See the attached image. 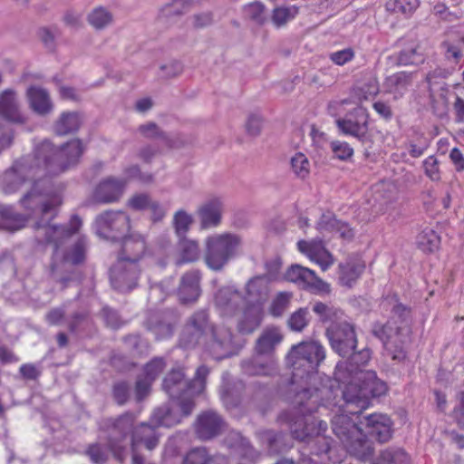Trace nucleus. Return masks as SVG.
Here are the masks:
<instances>
[{
	"instance_id": "obj_22",
	"label": "nucleus",
	"mask_w": 464,
	"mask_h": 464,
	"mask_svg": "<svg viewBox=\"0 0 464 464\" xmlns=\"http://www.w3.org/2000/svg\"><path fill=\"white\" fill-rule=\"evenodd\" d=\"M223 200L220 197L206 199L197 209L199 227L202 230L217 227L221 223Z\"/></svg>"
},
{
	"instance_id": "obj_64",
	"label": "nucleus",
	"mask_w": 464,
	"mask_h": 464,
	"mask_svg": "<svg viewBox=\"0 0 464 464\" xmlns=\"http://www.w3.org/2000/svg\"><path fill=\"white\" fill-rule=\"evenodd\" d=\"M152 198L147 193H138L132 195L127 202V206L133 210L141 211L149 208Z\"/></svg>"
},
{
	"instance_id": "obj_33",
	"label": "nucleus",
	"mask_w": 464,
	"mask_h": 464,
	"mask_svg": "<svg viewBox=\"0 0 464 464\" xmlns=\"http://www.w3.org/2000/svg\"><path fill=\"white\" fill-rule=\"evenodd\" d=\"M241 300V294L232 286H223L215 295L216 306L227 314H234Z\"/></svg>"
},
{
	"instance_id": "obj_3",
	"label": "nucleus",
	"mask_w": 464,
	"mask_h": 464,
	"mask_svg": "<svg viewBox=\"0 0 464 464\" xmlns=\"http://www.w3.org/2000/svg\"><path fill=\"white\" fill-rule=\"evenodd\" d=\"M324 393V389H303L295 393L292 401L293 407L278 415V421L288 425L295 440L310 444L314 434L326 430V422L317 420L311 415L323 404Z\"/></svg>"
},
{
	"instance_id": "obj_45",
	"label": "nucleus",
	"mask_w": 464,
	"mask_h": 464,
	"mask_svg": "<svg viewBox=\"0 0 464 464\" xmlns=\"http://www.w3.org/2000/svg\"><path fill=\"white\" fill-rule=\"evenodd\" d=\"M87 21L94 29L102 30L112 23L113 15L108 9L99 6L89 13Z\"/></svg>"
},
{
	"instance_id": "obj_58",
	"label": "nucleus",
	"mask_w": 464,
	"mask_h": 464,
	"mask_svg": "<svg viewBox=\"0 0 464 464\" xmlns=\"http://www.w3.org/2000/svg\"><path fill=\"white\" fill-rule=\"evenodd\" d=\"M292 294L289 292L279 293L273 300L270 306V313L274 316H281L288 308Z\"/></svg>"
},
{
	"instance_id": "obj_60",
	"label": "nucleus",
	"mask_w": 464,
	"mask_h": 464,
	"mask_svg": "<svg viewBox=\"0 0 464 464\" xmlns=\"http://www.w3.org/2000/svg\"><path fill=\"white\" fill-rule=\"evenodd\" d=\"M245 15L257 24H263L266 21L265 6L261 3H251L244 8Z\"/></svg>"
},
{
	"instance_id": "obj_4",
	"label": "nucleus",
	"mask_w": 464,
	"mask_h": 464,
	"mask_svg": "<svg viewBox=\"0 0 464 464\" xmlns=\"http://www.w3.org/2000/svg\"><path fill=\"white\" fill-rule=\"evenodd\" d=\"M59 207L54 216L45 218L43 215H23L16 212L12 206L0 205V225L5 229L14 232L24 227L28 218H36L38 219L34 224L36 239L41 243L53 245V252L59 251V246L77 233L82 226V219L78 215H72L68 224H52L51 220L56 217Z\"/></svg>"
},
{
	"instance_id": "obj_21",
	"label": "nucleus",
	"mask_w": 464,
	"mask_h": 464,
	"mask_svg": "<svg viewBox=\"0 0 464 464\" xmlns=\"http://www.w3.org/2000/svg\"><path fill=\"white\" fill-rule=\"evenodd\" d=\"M359 422L365 427L368 434L380 443H385L392 437V421L387 415L369 414L362 416Z\"/></svg>"
},
{
	"instance_id": "obj_5",
	"label": "nucleus",
	"mask_w": 464,
	"mask_h": 464,
	"mask_svg": "<svg viewBox=\"0 0 464 464\" xmlns=\"http://www.w3.org/2000/svg\"><path fill=\"white\" fill-rule=\"evenodd\" d=\"M87 241L81 237L62 255L59 251L53 253L49 266L50 276L61 285L63 290L80 280L81 274L76 266L85 261Z\"/></svg>"
},
{
	"instance_id": "obj_38",
	"label": "nucleus",
	"mask_w": 464,
	"mask_h": 464,
	"mask_svg": "<svg viewBox=\"0 0 464 464\" xmlns=\"http://www.w3.org/2000/svg\"><path fill=\"white\" fill-rule=\"evenodd\" d=\"M181 421L180 414L168 404L161 405L154 410L150 422L157 427H172Z\"/></svg>"
},
{
	"instance_id": "obj_15",
	"label": "nucleus",
	"mask_w": 464,
	"mask_h": 464,
	"mask_svg": "<svg viewBox=\"0 0 464 464\" xmlns=\"http://www.w3.org/2000/svg\"><path fill=\"white\" fill-rule=\"evenodd\" d=\"M368 112L363 107H356L343 118L335 121L340 131L356 138L362 142L371 141L369 134Z\"/></svg>"
},
{
	"instance_id": "obj_25",
	"label": "nucleus",
	"mask_w": 464,
	"mask_h": 464,
	"mask_svg": "<svg viewBox=\"0 0 464 464\" xmlns=\"http://www.w3.org/2000/svg\"><path fill=\"white\" fill-rule=\"evenodd\" d=\"M135 415L131 412H125L116 419H108L105 420V425L110 432V447L115 450L118 441L124 440L132 431L135 427Z\"/></svg>"
},
{
	"instance_id": "obj_50",
	"label": "nucleus",
	"mask_w": 464,
	"mask_h": 464,
	"mask_svg": "<svg viewBox=\"0 0 464 464\" xmlns=\"http://www.w3.org/2000/svg\"><path fill=\"white\" fill-rule=\"evenodd\" d=\"M420 5V0H389L386 3L388 10L401 13L405 16L411 15Z\"/></svg>"
},
{
	"instance_id": "obj_6",
	"label": "nucleus",
	"mask_w": 464,
	"mask_h": 464,
	"mask_svg": "<svg viewBox=\"0 0 464 464\" xmlns=\"http://www.w3.org/2000/svg\"><path fill=\"white\" fill-rule=\"evenodd\" d=\"M332 429L346 450L360 459H368L374 452L373 443L347 414L335 415Z\"/></svg>"
},
{
	"instance_id": "obj_39",
	"label": "nucleus",
	"mask_w": 464,
	"mask_h": 464,
	"mask_svg": "<svg viewBox=\"0 0 464 464\" xmlns=\"http://www.w3.org/2000/svg\"><path fill=\"white\" fill-rule=\"evenodd\" d=\"M425 53L420 44L410 45L395 55V63L399 66L419 65L424 63Z\"/></svg>"
},
{
	"instance_id": "obj_59",
	"label": "nucleus",
	"mask_w": 464,
	"mask_h": 464,
	"mask_svg": "<svg viewBox=\"0 0 464 464\" xmlns=\"http://www.w3.org/2000/svg\"><path fill=\"white\" fill-rule=\"evenodd\" d=\"M325 430H321L320 433L314 434V439L310 441V453L314 455H320L327 453L331 447V439L323 435Z\"/></svg>"
},
{
	"instance_id": "obj_32",
	"label": "nucleus",
	"mask_w": 464,
	"mask_h": 464,
	"mask_svg": "<svg viewBox=\"0 0 464 464\" xmlns=\"http://www.w3.org/2000/svg\"><path fill=\"white\" fill-rule=\"evenodd\" d=\"M30 108L38 115L45 116L52 112L53 104L45 89L31 86L26 91Z\"/></svg>"
},
{
	"instance_id": "obj_55",
	"label": "nucleus",
	"mask_w": 464,
	"mask_h": 464,
	"mask_svg": "<svg viewBox=\"0 0 464 464\" xmlns=\"http://www.w3.org/2000/svg\"><path fill=\"white\" fill-rule=\"evenodd\" d=\"M291 169L297 178L304 179L310 173V162L304 154L296 153L291 159Z\"/></svg>"
},
{
	"instance_id": "obj_52",
	"label": "nucleus",
	"mask_w": 464,
	"mask_h": 464,
	"mask_svg": "<svg viewBox=\"0 0 464 464\" xmlns=\"http://www.w3.org/2000/svg\"><path fill=\"white\" fill-rule=\"evenodd\" d=\"M91 318L86 311L73 313L68 321V329L72 334H77L89 327Z\"/></svg>"
},
{
	"instance_id": "obj_24",
	"label": "nucleus",
	"mask_w": 464,
	"mask_h": 464,
	"mask_svg": "<svg viewBox=\"0 0 464 464\" xmlns=\"http://www.w3.org/2000/svg\"><path fill=\"white\" fill-rule=\"evenodd\" d=\"M244 374L248 376H275L278 373V365L275 357L255 354L241 362Z\"/></svg>"
},
{
	"instance_id": "obj_2",
	"label": "nucleus",
	"mask_w": 464,
	"mask_h": 464,
	"mask_svg": "<svg viewBox=\"0 0 464 464\" xmlns=\"http://www.w3.org/2000/svg\"><path fill=\"white\" fill-rule=\"evenodd\" d=\"M371 354V350L363 347L350 361L339 362L335 367V380L344 384L343 399L349 414H362L369 407L372 398L384 395L388 390L375 372L362 369L370 361Z\"/></svg>"
},
{
	"instance_id": "obj_61",
	"label": "nucleus",
	"mask_w": 464,
	"mask_h": 464,
	"mask_svg": "<svg viewBox=\"0 0 464 464\" xmlns=\"http://www.w3.org/2000/svg\"><path fill=\"white\" fill-rule=\"evenodd\" d=\"M208 455L205 447L193 448L186 454L182 464H207Z\"/></svg>"
},
{
	"instance_id": "obj_14",
	"label": "nucleus",
	"mask_w": 464,
	"mask_h": 464,
	"mask_svg": "<svg viewBox=\"0 0 464 464\" xmlns=\"http://www.w3.org/2000/svg\"><path fill=\"white\" fill-rule=\"evenodd\" d=\"M401 329L400 325H395L391 320L386 324L374 323L372 328V334L383 343V355L397 362L406 358V351L401 342L393 340L400 334Z\"/></svg>"
},
{
	"instance_id": "obj_49",
	"label": "nucleus",
	"mask_w": 464,
	"mask_h": 464,
	"mask_svg": "<svg viewBox=\"0 0 464 464\" xmlns=\"http://www.w3.org/2000/svg\"><path fill=\"white\" fill-rule=\"evenodd\" d=\"M130 353L134 357H142L149 353V344L140 335L130 334L123 339Z\"/></svg>"
},
{
	"instance_id": "obj_54",
	"label": "nucleus",
	"mask_w": 464,
	"mask_h": 464,
	"mask_svg": "<svg viewBox=\"0 0 464 464\" xmlns=\"http://www.w3.org/2000/svg\"><path fill=\"white\" fill-rule=\"evenodd\" d=\"M449 91H438L435 92L432 97L430 93H429L431 109L434 114L438 117L442 118L447 114L448 111V95Z\"/></svg>"
},
{
	"instance_id": "obj_26",
	"label": "nucleus",
	"mask_w": 464,
	"mask_h": 464,
	"mask_svg": "<svg viewBox=\"0 0 464 464\" xmlns=\"http://www.w3.org/2000/svg\"><path fill=\"white\" fill-rule=\"evenodd\" d=\"M144 325L148 331L151 332L160 340L173 335L176 321L170 314L151 313L147 316Z\"/></svg>"
},
{
	"instance_id": "obj_11",
	"label": "nucleus",
	"mask_w": 464,
	"mask_h": 464,
	"mask_svg": "<svg viewBox=\"0 0 464 464\" xmlns=\"http://www.w3.org/2000/svg\"><path fill=\"white\" fill-rule=\"evenodd\" d=\"M205 353L211 358L220 361L237 354L244 346V342L233 334L229 328L225 326H213V331L201 345Z\"/></svg>"
},
{
	"instance_id": "obj_43",
	"label": "nucleus",
	"mask_w": 464,
	"mask_h": 464,
	"mask_svg": "<svg viewBox=\"0 0 464 464\" xmlns=\"http://www.w3.org/2000/svg\"><path fill=\"white\" fill-rule=\"evenodd\" d=\"M364 268L365 266L361 261H348L345 264H341V282L343 285L351 287L362 275Z\"/></svg>"
},
{
	"instance_id": "obj_23",
	"label": "nucleus",
	"mask_w": 464,
	"mask_h": 464,
	"mask_svg": "<svg viewBox=\"0 0 464 464\" xmlns=\"http://www.w3.org/2000/svg\"><path fill=\"white\" fill-rule=\"evenodd\" d=\"M201 277L200 271L197 269L189 270L180 277L177 295L181 304H193L198 301L201 295Z\"/></svg>"
},
{
	"instance_id": "obj_48",
	"label": "nucleus",
	"mask_w": 464,
	"mask_h": 464,
	"mask_svg": "<svg viewBox=\"0 0 464 464\" xmlns=\"http://www.w3.org/2000/svg\"><path fill=\"white\" fill-rule=\"evenodd\" d=\"M193 217L183 209L178 210L173 217V226L179 237H186L193 224Z\"/></svg>"
},
{
	"instance_id": "obj_30",
	"label": "nucleus",
	"mask_w": 464,
	"mask_h": 464,
	"mask_svg": "<svg viewBox=\"0 0 464 464\" xmlns=\"http://www.w3.org/2000/svg\"><path fill=\"white\" fill-rule=\"evenodd\" d=\"M160 443V434L150 422H141L136 426L131 434V445H143L148 450H153Z\"/></svg>"
},
{
	"instance_id": "obj_9",
	"label": "nucleus",
	"mask_w": 464,
	"mask_h": 464,
	"mask_svg": "<svg viewBox=\"0 0 464 464\" xmlns=\"http://www.w3.org/2000/svg\"><path fill=\"white\" fill-rule=\"evenodd\" d=\"M209 372L210 369L202 364L197 369L194 378L188 381L182 368H174L163 379L162 388L170 398H181L184 394L198 395L206 388Z\"/></svg>"
},
{
	"instance_id": "obj_18",
	"label": "nucleus",
	"mask_w": 464,
	"mask_h": 464,
	"mask_svg": "<svg viewBox=\"0 0 464 464\" xmlns=\"http://www.w3.org/2000/svg\"><path fill=\"white\" fill-rule=\"evenodd\" d=\"M287 281L296 284L299 287L309 290L314 294L330 292V285L319 278L315 273L304 266L292 265L285 274Z\"/></svg>"
},
{
	"instance_id": "obj_1",
	"label": "nucleus",
	"mask_w": 464,
	"mask_h": 464,
	"mask_svg": "<svg viewBox=\"0 0 464 464\" xmlns=\"http://www.w3.org/2000/svg\"><path fill=\"white\" fill-rule=\"evenodd\" d=\"M84 150L79 139L72 140L61 147L44 140L34 150V166L26 160H15L1 177L2 190L5 194L20 191L26 184L29 188L19 199L26 216H54L56 208L63 203L62 188L46 176H40L43 169L50 176H57L75 166Z\"/></svg>"
},
{
	"instance_id": "obj_44",
	"label": "nucleus",
	"mask_w": 464,
	"mask_h": 464,
	"mask_svg": "<svg viewBox=\"0 0 464 464\" xmlns=\"http://www.w3.org/2000/svg\"><path fill=\"white\" fill-rule=\"evenodd\" d=\"M410 458L401 448L392 447L382 450L374 464H409Z\"/></svg>"
},
{
	"instance_id": "obj_29",
	"label": "nucleus",
	"mask_w": 464,
	"mask_h": 464,
	"mask_svg": "<svg viewBox=\"0 0 464 464\" xmlns=\"http://www.w3.org/2000/svg\"><path fill=\"white\" fill-rule=\"evenodd\" d=\"M0 116L14 123H24L25 117L20 111L16 92L12 89L5 90L0 94Z\"/></svg>"
},
{
	"instance_id": "obj_51",
	"label": "nucleus",
	"mask_w": 464,
	"mask_h": 464,
	"mask_svg": "<svg viewBox=\"0 0 464 464\" xmlns=\"http://www.w3.org/2000/svg\"><path fill=\"white\" fill-rule=\"evenodd\" d=\"M420 5V0H389L386 3L388 10L401 13L405 16L411 15Z\"/></svg>"
},
{
	"instance_id": "obj_35",
	"label": "nucleus",
	"mask_w": 464,
	"mask_h": 464,
	"mask_svg": "<svg viewBox=\"0 0 464 464\" xmlns=\"http://www.w3.org/2000/svg\"><path fill=\"white\" fill-rule=\"evenodd\" d=\"M246 299L248 304H259L261 306L269 295V280L266 276H256L248 281L246 287Z\"/></svg>"
},
{
	"instance_id": "obj_28",
	"label": "nucleus",
	"mask_w": 464,
	"mask_h": 464,
	"mask_svg": "<svg viewBox=\"0 0 464 464\" xmlns=\"http://www.w3.org/2000/svg\"><path fill=\"white\" fill-rule=\"evenodd\" d=\"M138 130L146 139L161 140L168 149H179L186 145L180 135H169L152 121L140 125Z\"/></svg>"
},
{
	"instance_id": "obj_19",
	"label": "nucleus",
	"mask_w": 464,
	"mask_h": 464,
	"mask_svg": "<svg viewBox=\"0 0 464 464\" xmlns=\"http://www.w3.org/2000/svg\"><path fill=\"white\" fill-rule=\"evenodd\" d=\"M121 241L117 260L140 265V262L149 254L146 238L140 233H130Z\"/></svg>"
},
{
	"instance_id": "obj_8",
	"label": "nucleus",
	"mask_w": 464,
	"mask_h": 464,
	"mask_svg": "<svg viewBox=\"0 0 464 464\" xmlns=\"http://www.w3.org/2000/svg\"><path fill=\"white\" fill-rule=\"evenodd\" d=\"M324 358V348L318 342H302L293 345L286 356V363L293 369V382L304 378L311 380Z\"/></svg>"
},
{
	"instance_id": "obj_46",
	"label": "nucleus",
	"mask_w": 464,
	"mask_h": 464,
	"mask_svg": "<svg viewBox=\"0 0 464 464\" xmlns=\"http://www.w3.org/2000/svg\"><path fill=\"white\" fill-rule=\"evenodd\" d=\"M313 311L319 316L323 323H329L330 325H335L337 321L341 319L343 312L332 305L317 302L313 305Z\"/></svg>"
},
{
	"instance_id": "obj_47",
	"label": "nucleus",
	"mask_w": 464,
	"mask_h": 464,
	"mask_svg": "<svg viewBox=\"0 0 464 464\" xmlns=\"http://www.w3.org/2000/svg\"><path fill=\"white\" fill-rule=\"evenodd\" d=\"M440 237L432 229H424L417 237L419 247L424 252H433L439 248Z\"/></svg>"
},
{
	"instance_id": "obj_36",
	"label": "nucleus",
	"mask_w": 464,
	"mask_h": 464,
	"mask_svg": "<svg viewBox=\"0 0 464 464\" xmlns=\"http://www.w3.org/2000/svg\"><path fill=\"white\" fill-rule=\"evenodd\" d=\"M200 256L201 250L197 240L186 237H179L178 243V258L176 260L178 266L197 262L200 259Z\"/></svg>"
},
{
	"instance_id": "obj_42",
	"label": "nucleus",
	"mask_w": 464,
	"mask_h": 464,
	"mask_svg": "<svg viewBox=\"0 0 464 464\" xmlns=\"http://www.w3.org/2000/svg\"><path fill=\"white\" fill-rule=\"evenodd\" d=\"M263 440L271 454H279L290 447L286 435L282 431L266 430L263 434Z\"/></svg>"
},
{
	"instance_id": "obj_62",
	"label": "nucleus",
	"mask_w": 464,
	"mask_h": 464,
	"mask_svg": "<svg viewBox=\"0 0 464 464\" xmlns=\"http://www.w3.org/2000/svg\"><path fill=\"white\" fill-rule=\"evenodd\" d=\"M194 0H172L170 5H166L161 10V15L167 19L174 15H181L184 13V9L189 6Z\"/></svg>"
},
{
	"instance_id": "obj_17",
	"label": "nucleus",
	"mask_w": 464,
	"mask_h": 464,
	"mask_svg": "<svg viewBox=\"0 0 464 464\" xmlns=\"http://www.w3.org/2000/svg\"><path fill=\"white\" fill-rule=\"evenodd\" d=\"M226 428L225 419L213 410L201 411L193 424L196 437L202 441L211 440L220 436Z\"/></svg>"
},
{
	"instance_id": "obj_63",
	"label": "nucleus",
	"mask_w": 464,
	"mask_h": 464,
	"mask_svg": "<svg viewBox=\"0 0 464 464\" xmlns=\"http://www.w3.org/2000/svg\"><path fill=\"white\" fill-rule=\"evenodd\" d=\"M443 45L446 48V57L448 60L458 63L463 56L464 40L462 38L458 39L456 43L444 42Z\"/></svg>"
},
{
	"instance_id": "obj_40",
	"label": "nucleus",
	"mask_w": 464,
	"mask_h": 464,
	"mask_svg": "<svg viewBox=\"0 0 464 464\" xmlns=\"http://www.w3.org/2000/svg\"><path fill=\"white\" fill-rule=\"evenodd\" d=\"M412 82V73L399 72L386 78L385 85L388 92L395 97H401Z\"/></svg>"
},
{
	"instance_id": "obj_53",
	"label": "nucleus",
	"mask_w": 464,
	"mask_h": 464,
	"mask_svg": "<svg viewBox=\"0 0 464 464\" xmlns=\"http://www.w3.org/2000/svg\"><path fill=\"white\" fill-rule=\"evenodd\" d=\"M166 362L163 357H154L147 362L143 368V377L154 382L166 368Z\"/></svg>"
},
{
	"instance_id": "obj_16",
	"label": "nucleus",
	"mask_w": 464,
	"mask_h": 464,
	"mask_svg": "<svg viewBox=\"0 0 464 464\" xmlns=\"http://www.w3.org/2000/svg\"><path fill=\"white\" fill-rule=\"evenodd\" d=\"M140 265L117 260L110 270L111 286L120 293H129L138 286Z\"/></svg>"
},
{
	"instance_id": "obj_20",
	"label": "nucleus",
	"mask_w": 464,
	"mask_h": 464,
	"mask_svg": "<svg viewBox=\"0 0 464 464\" xmlns=\"http://www.w3.org/2000/svg\"><path fill=\"white\" fill-rule=\"evenodd\" d=\"M127 180L112 176L102 179L93 192V200L101 204H111L122 197Z\"/></svg>"
},
{
	"instance_id": "obj_56",
	"label": "nucleus",
	"mask_w": 464,
	"mask_h": 464,
	"mask_svg": "<svg viewBox=\"0 0 464 464\" xmlns=\"http://www.w3.org/2000/svg\"><path fill=\"white\" fill-rule=\"evenodd\" d=\"M308 316L309 311L307 308H299L290 315L287 324L292 331L302 332L308 324Z\"/></svg>"
},
{
	"instance_id": "obj_41",
	"label": "nucleus",
	"mask_w": 464,
	"mask_h": 464,
	"mask_svg": "<svg viewBox=\"0 0 464 464\" xmlns=\"http://www.w3.org/2000/svg\"><path fill=\"white\" fill-rule=\"evenodd\" d=\"M450 74V71L441 67H437L427 73L425 81L428 84L429 93L433 97L438 91H449L444 80Z\"/></svg>"
},
{
	"instance_id": "obj_13",
	"label": "nucleus",
	"mask_w": 464,
	"mask_h": 464,
	"mask_svg": "<svg viewBox=\"0 0 464 464\" xmlns=\"http://www.w3.org/2000/svg\"><path fill=\"white\" fill-rule=\"evenodd\" d=\"M326 334L333 350L343 358L348 357L346 361H350L352 356L360 351H355L357 337L354 326L347 322L330 325Z\"/></svg>"
},
{
	"instance_id": "obj_34",
	"label": "nucleus",
	"mask_w": 464,
	"mask_h": 464,
	"mask_svg": "<svg viewBox=\"0 0 464 464\" xmlns=\"http://www.w3.org/2000/svg\"><path fill=\"white\" fill-rule=\"evenodd\" d=\"M262 317V306L259 304H248L238 321V331L243 334H252L261 324Z\"/></svg>"
},
{
	"instance_id": "obj_31",
	"label": "nucleus",
	"mask_w": 464,
	"mask_h": 464,
	"mask_svg": "<svg viewBox=\"0 0 464 464\" xmlns=\"http://www.w3.org/2000/svg\"><path fill=\"white\" fill-rule=\"evenodd\" d=\"M282 340L283 334L279 328L275 326L266 327L256 341L255 353L266 357H275V349Z\"/></svg>"
},
{
	"instance_id": "obj_12",
	"label": "nucleus",
	"mask_w": 464,
	"mask_h": 464,
	"mask_svg": "<svg viewBox=\"0 0 464 464\" xmlns=\"http://www.w3.org/2000/svg\"><path fill=\"white\" fill-rule=\"evenodd\" d=\"M95 227L99 237L115 242L130 231V218L124 211L108 210L96 218Z\"/></svg>"
},
{
	"instance_id": "obj_27",
	"label": "nucleus",
	"mask_w": 464,
	"mask_h": 464,
	"mask_svg": "<svg viewBox=\"0 0 464 464\" xmlns=\"http://www.w3.org/2000/svg\"><path fill=\"white\" fill-rule=\"evenodd\" d=\"M297 246L300 252L318 264L323 271H326L334 263L332 255L325 249L322 240H300Z\"/></svg>"
},
{
	"instance_id": "obj_57",
	"label": "nucleus",
	"mask_w": 464,
	"mask_h": 464,
	"mask_svg": "<svg viewBox=\"0 0 464 464\" xmlns=\"http://www.w3.org/2000/svg\"><path fill=\"white\" fill-rule=\"evenodd\" d=\"M235 439L238 440L237 450L241 458L248 461H256L258 457V451L250 444L249 440L243 438L239 433L234 434Z\"/></svg>"
},
{
	"instance_id": "obj_10",
	"label": "nucleus",
	"mask_w": 464,
	"mask_h": 464,
	"mask_svg": "<svg viewBox=\"0 0 464 464\" xmlns=\"http://www.w3.org/2000/svg\"><path fill=\"white\" fill-rule=\"evenodd\" d=\"M215 324L210 320L207 309H198L185 321L179 336V345L184 349H194L202 345L213 331Z\"/></svg>"
},
{
	"instance_id": "obj_37",
	"label": "nucleus",
	"mask_w": 464,
	"mask_h": 464,
	"mask_svg": "<svg viewBox=\"0 0 464 464\" xmlns=\"http://www.w3.org/2000/svg\"><path fill=\"white\" fill-rule=\"evenodd\" d=\"M82 124L77 112H63L53 124V131L58 136H65L76 132Z\"/></svg>"
},
{
	"instance_id": "obj_7",
	"label": "nucleus",
	"mask_w": 464,
	"mask_h": 464,
	"mask_svg": "<svg viewBox=\"0 0 464 464\" xmlns=\"http://www.w3.org/2000/svg\"><path fill=\"white\" fill-rule=\"evenodd\" d=\"M241 246V237L234 233L209 236L204 242V262L210 270L219 272L239 254Z\"/></svg>"
}]
</instances>
